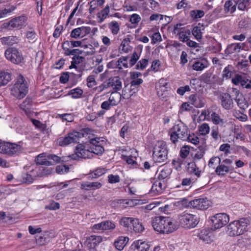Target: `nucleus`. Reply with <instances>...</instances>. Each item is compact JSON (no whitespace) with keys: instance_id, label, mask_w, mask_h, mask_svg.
<instances>
[{"instance_id":"nucleus-1","label":"nucleus","mask_w":251,"mask_h":251,"mask_svg":"<svg viewBox=\"0 0 251 251\" xmlns=\"http://www.w3.org/2000/svg\"><path fill=\"white\" fill-rule=\"evenodd\" d=\"M170 139L173 144H176L178 139L185 140L187 138L190 130L188 126L183 122L180 121L175 124L170 129Z\"/></svg>"},{"instance_id":"nucleus-2","label":"nucleus","mask_w":251,"mask_h":251,"mask_svg":"<svg viewBox=\"0 0 251 251\" xmlns=\"http://www.w3.org/2000/svg\"><path fill=\"white\" fill-rule=\"evenodd\" d=\"M248 224L249 220L246 218L234 221L227 226L226 232L230 236L240 235L247 231Z\"/></svg>"},{"instance_id":"nucleus-3","label":"nucleus","mask_w":251,"mask_h":251,"mask_svg":"<svg viewBox=\"0 0 251 251\" xmlns=\"http://www.w3.org/2000/svg\"><path fill=\"white\" fill-rule=\"evenodd\" d=\"M27 83L24 77L20 75L18 76L15 84L11 89V94L18 99L24 98L28 93Z\"/></svg>"},{"instance_id":"nucleus-4","label":"nucleus","mask_w":251,"mask_h":251,"mask_svg":"<svg viewBox=\"0 0 251 251\" xmlns=\"http://www.w3.org/2000/svg\"><path fill=\"white\" fill-rule=\"evenodd\" d=\"M180 226L185 229L195 227L200 222V218L197 215L183 213L178 216Z\"/></svg>"},{"instance_id":"nucleus-5","label":"nucleus","mask_w":251,"mask_h":251,"mask_svg":"<svg viewBox=\"0 0 251 251\" xmlns=\"http://www.w3.org/2000/svg\"><path fill=\"white\" fill-rule=\"evenodd\" d=\"M153 159L155 162L162 163L167 160L168 150L166 143L163 141L157 142L152 153Z\"/></svg>"},{"instance_id":"nucleus-6","label":"nucleus","mask_w":251,"mask_h":251,"mask_svg":"<svg viewBox=\"0 0 251 251\" xmlns=\"http://www.w3.org/2000/svg\"><path fill=\"white\" fill-rule=\"evenodd\" d=\"M22 152V147L20 144L11 142L0 143V153L9 156L18 155Z\"/></svg>"},{"instance_id":"nucleus-7","label":"nucleus","mask_w":251,"mask_h":251,"mask_svg":"<svg viewBox=\"0 0 251 251\" xmlns=\"http://www.w3.org/2000/svg\"><path fill=\"white\" fill-rule=\"evenodd\" d=\"M187 200L185 198H183L181 200L184 206L200 210L206 209L211 203L206 198L195 199L190 201H187Z\"/></svg>"},{"instance_id":"nucleus-8","label":"nucleus","mask_w":251,"mask_h":251,"mask_svg":"<svg viewBox=\"0 0 251 251\" xmlns=\"http://www.w3.org/2000/svg\"><path fill=\"white\" fill-rule=\"evenodd\" d=\"M93 157V154L91 151L90 147H85L82 145H79L76 148V152L70 155L67 156V158H70L73 160H78L79 158H91Z\"/></svg>"},{"instance_id":"nucleus-9","label":"nucleus","mask_w":251,"mask_h":251,"mask_svg":"<svg viewBox=\"0 0 251 251\" xmlns=\"http://www.w3.org/2000/svg\"><path fill=\"white\" fill-rule=\"evenodd\" d=\"M27 20V17L26 16L21 15L11 19L8 23H4L3 25L9 29H21L25 26Z\"/></svg>"},{"instance_id":"nucleus-10","label":"nucleus","mask_w":251,"mask_h":251,"mask_svg":"<svg viewBox=\"0 0 251 251\" xmlns=\"http://www.w3.org/2000/svg\"><path fill=\"white\" fill-rule=\"evenodd\" d=\"M80 137V133L79 132L74 131L68 133L64 137H61L57 140V143L60 146H66L70 144L77 143Z\"/></svg>"},{"instance_id":"nucleus-11","label":"nucleus","mask_w":251,"mask_h":251,"mask_svg":"<svg viewBox=\"0 0 251 251\" xmlns=\"http://www.w3.org/2000/svg\"><path fill=\"white\" fill-rule=\"evenodd\" d=\"M229 221V216L225 213H218L211 218L213 226L215 229L224 226L228 223Z\"/></svg>"},{"instance_id":"nucleus-12","label":"nucleus","mask_w":251,"mask_h":251,"mask_svg":"<svg viewBox=\"0 0 251 251\" xmlns=\"http://www.w3.org/2000/svg\"><path fill=\"white\" fill-rule=\"evenodd\" d=\"M5 56L14 64H19L23 60V57L21 52L16 48H9L5 51Z\"/></svg>"},{"instance_id":"nucleus-13","label":"nucleus","mask_w":251,"mask_h":251,"mask_svg":"<svg viewBox=\"0 0 251 251\" xmlns=\"http://www.w3.org/2000/svg\"><path fill=\"white\" fill-rule=\"evenodd\" d=\"M218 99L222 107L226 110H230L234 106V102L231 96L228 93H222Z\"/></svg>"},{"instance_id":"nucleus-14","label":"nucleus","mask_w":251,"mask_h":251,"mask_svg":"<svg viewBox=\"0 0 251 251\" xmlns=\"http://www.w3.org/2000/svg\"><path fill=\"white\" fill-rule=\"evenodd\" d=\"M162 233H170L178 228V225L176 222L169 217H164Z\"/></svg>"},{"instance_id":"nucleus-15","label":"nucleus","mask_w":251,"mask_h":251,"mask_svg":"<svg viewBox=\"0 0 251 251\" xmlns=\"http://www.w3.org/2000/svg\"><path fill=\"white\" fill-rule=\"evenodd\" d=\"M115 223L110 220H106L100 223L95 224L92 226V229L95 230H112L115 228Z\"/></svg>"},{"instance_id":"nucleus-16","label":"nucleus","mask_w":251,"mask_h":251,"mask_svg":"<svg viewBox=\"0 0 251 251\" xmlns=\"http://www.w3.org/2000/svg\"><path fill=\"white\" fill-rule=\"evenodd\" d=\"M245 43H235L231 44L227 46L225 50V53L230 54L232 53H237L240 51L241 50H244Z\"/></svg>"},{"instance_id":"nucleus-17","label":"nucleus","mask_w":251,"mask_h":251,"mask_svg":"<svg viewBox=\"0 0 251 251\" xmlns=\"http://www.w3.org/2000/svg\"><path fill=\"white\" fill-rule=\"evenodd\" d=\"M209 66V62L205 58H202L195 61L192 66V69L196 71H201Z\"/></svg>"},{"instance_id":"nucleus-18","label":"nucleus","mask_w":251,"mask_h":251,"mask_svg":"<svg viewBox=\"0 0 251 251\" xmlns=\"http://www.w3.org/2000/svg\"><path fill=\"white\" fill-rule=\"evenodd\" d=\"M164 219V217L158 216L154 217L151 220V225L153 229L160 233H162Z\"/></svg>"},{"instance_id":"nucleus-19","label":"nucleus","mask_w":251,"mask_h":251,"mask_svg":"<svg viewBox=\"0 0 251 251\" xmlns=\"http://www.w3.org/2000/svg\"><path fill=\"white\" fill-rule=\"evenodd\" d=\"M150 247L148 242L142 240L136 241L132 245L134 251H148Z\"/></svg>"},{"instance_id":"nucleus-20","label":"nucleus","mask_w":251,"mask_h":251,"mask_svg":"<svg viewBox=\"0 0 251 251\" xmlns=\"http://www.w3.org/2000/svg\"><path fill=\"white\" fill-rule=\"evenodd\" d=\"M234 170V168L231 166H226L222 164L218 165L215 169L216 174L221 176H224L229 172H232Z\"/></svg>"},{"instance_id":"nucleus-21","label":"nucleus","mask_w":251,"mask_h":251,"mask_svg":"<svg viewBox=\"0 0 251 251\" xmlns=\"http://www.w3.org/2000/svg\"><path fill=\"white\" fill-rule=\"evenodd\" d=\"M235 0H227L225 2L224 6V13L227 15L233 13L236 9L237 2Z\"/></svg>"},{"instance_id":"nucleus-22","label":"nucleus","mask_w":251,"mask_h":251,"mask_svg":"<svg viewBox=\"0 0 251 251\" xmlns=\"http://www.w3.org/2000/svg\"><path fill=\"white\" fill-rule=\"evenodd\" d=\"M108 87H112L114 90H120L122 88V81L119 76H114L108 79L107 82Z\"/></svg>"},{"instance_id":"nucleus-23","label":"nucleus","mask_w":251,"mask_h":251,"mask_svg":"<svg viewBox=\"0 0 251 251\" xmlns=\"http://www.w3.org/2000/svg\"><path fill=\"white\" fill-rule=\"evenodd\" d=\"M85 58L84 57L79 55H75L72 58L71 65L70 66V69L75 68V69H79V65L83 66L85 63Z\"/></svg>"},{"instance_id":"nucleus-24","label":"nucleus","mask_w":251,"mask_h":251,"mask_svg":"<svg viewBox=\"0 0 251 251\" xmlns=\"http://www.w3.org/2000/svg\"><path fill=\"white\" fill-rule=\"evenodd\" d=\"M102 241V238L100 236L92 235L87 239L85 243L88 248L94 249Z\"/></svg>"},{"instance_id":"nucleus-25","label":"nucleus","mask_w":251,"mask_h":251,"mask_svg":"<svg viewBox=\"0 0 251 251\" xmlns=\"http://www.w3.org/2000/svg\"><path fill=\"white\" fill-rule=\"evenodd\" d=\"M65 157H60L55 154H49L47 155L48 162L45 163V166H51L60 162L69 161L66 160Z\"/></svg>"},{"instance_id":"nucleus-26","label":"nucleus","mask_w":251,"mask_h":251,"mask_svg":"<svg viewBox=\"0 0 251 251\" xmlns=\"http://www.w3.org/2000/svg\"><path fill=\"white\" fill-rule=\"evenodd\" d=\"M189 100L191 103L196 107L201 108L204 106L203 99L197 94L191 95L189 96Z\"/></svg>"},{"instance_id":"nucleus-27","label":"nucleus","mask_w":251,"mask_h":251,"mask_svg":"<svg viewBox=\"0 0 251 251\" xmlns=\"http://www.w3.org/2000/svg\"><path fill=\"white\" fill-rule=\"evenodd\" d=\"M102 184L99 182H84L81 185V188L86 190H96L101 187Z\"/></svg>"},{"instance_id":"nucleus-28","label":"nucleus","mask_w":251,"mask_h":251,"mask_svg":"<svg viewBox=\"0 0 251 251\" xmlns=\"http://www.w3.org/2000/svg\"><path fill=\"white\" fill-rule=\"evenodd\" d=\"M131 228V230H129V232L135 233H141L145 229L142 223L139 222V220L135 218L133 219Z\"/></svg>"},{"instance_id":"nucleus-29","label":"nucleus","mask_w":251,"mask_h":251,"mask_svg":"<svg viewBox=\"0 0 251 251\" xmlns=\"http://www.w3.org/2000/svg\"><path fill=\"white\" fill-rule=\"evenodd\" d=\"M82 42L81 41H74V40H66L63 42L62 45V48H73L77 47H81L86 48L87 47V46H83Z\"/></svg>"},{"instance_id":"nucleus-30","label":"nucleus","mask_w":251,"mask_h":251,"mask_svg":"<svg viewBox=\"0 0 251 251\" xmlns=\"http://www.w3.org/2000/svg\"><path fill=\"white\" fill-rule=\"evenodd\" d=\"M0 41L3 45L12 46L14 44H17L19 40L16 36H10L0 38Z\"/></svg>"},{"instance_id":"nucleus-31","label":"nucleus","mask_w":251,"mask_h":251,"mask_svg":"<svg viewBox=\"0 0 251 251\" xmlns=\"http://www.w3.org/2000/svg\"><path fill=\"white\" fill-rule=\"evenodd\" d=\"M211 235L212 233L210 230L205 228L201 230L199 234L198 237L200 240L208 243L211 241Z\"/></svg>"},{"instance_id":"nucleus-32","label":"nucleus","mask_w":251,"mask_h":251,"mask_svg":"<svg viewBox=\"0 0 251 251\" xmlns=\"http://www.w3.org/2000/svg\"><path fill=\"white\" fill-rule=\"evenodd\" d=\"M166 183L160 180L155 181L152 184L151 190L154 193H160L166 187Z\"/></svg>"},{"instance_id":"nucleus-33","label":"nucleus","mask_w":251,"mask_h":251,"mask_svg":"<svg viewBox=\"0 0 251 251\" xmlns=\"http://www.w3.org/2000/svg\"><path fill=\"white\" fill-rule=\"evenodd\" d=\"M128 241V238L124 236L119 237L116 241L114 242V245L116 248L119 250L122 251L126 246V244Z\"/></svg>"},{"instance_id":"nucleus-34","label":"nucleus","mask_w":251,"mask_h":251,"mask_svg":"<svg viewBox=\"0 0 251 251\" xmlns=\"http://www.w3.org/2000/svg\"><path fill=\"white\" fill-rule=\"evenodd\" d=\"M133 219L132 217H122L120 220V224L129 232V230H131V227Z\"/></svg>"},{"instance_id":"nucleus-35","label":"nucleus","mask_w":251,"mask_h":251,"mask_svg":"<svg viewBox=\"0 0 251 251\" xmlns=\"http://www.w3.org/2000/svg\"><path fill=\"white\" fill-rule=\"evenodd\" d=\"M26 37L29 42L34 43L37 40V33L35 29L31 26H27Z\"/></svg>"},{"instance_id":"nucleus-36","label":"nucleus","mask_w":251,"mask_h":251,"mask_svg":"<svg viewBox=\"0 0 251 251\" xmlns=\"http://www.w3.org/2000/svg\"><path fill=\"white\" fill-rule=\"evenodd\" d=\"M11 79V76L10 73L0 71V87L7 84Z\"/></svg>"},{"instance_id":"nucleus-37","label":"nucleus","mask_w":251,"mask_h":251,"mask_svg":"<svg viewBox=\"0 0 251 251\" xmlns=\"http://www.w3.org/2000/svg\"><path fill=\"white\" fill-rule=\"evenodd\" d=\"M130 88V87L129 86V84H125V87L122 90V94L119 93L118 94H117V96L119 97L120 98L122 97L124 99H128L130 98L132 96L134 95L132 94V91H131V89Z\"/></svg>"},{"instance_id":"nucleus-38","label":"nucleus","mask_w":251,"mask_h":251,"mask_svg":"<svg viewBox=\"0 0 251 251\" xmlns=\"http://www.w3.org/2000/svg\"><path fill=\"white\" fill-rule=\"evenodd\" d=\"M191 31L190 29L185 28L181 30V31L178 32L177 35L179 36V39L181 42L185 43L188 40L191 35Z\"/></svg>"},{"instance_id":"nucleus-39","label":"nucleus","mask_w":251,"mask_h":251,"mask_svg":"<svg viewBox=\"0 0 251 251\" xmlns=\"http://www.w3.org/2000/svg\"><path fill=\"white\" fill-rule=\"evenodd\" d=\"M32 105V100L30 98L27 97L20 105V107L26 113H27Z\"/></svg>"},{"instance_id":"nucleus-40","label":"nucleus","mask_w":251,"mask_h":251,"mask_svg":"<svg viewBox=\"0 0 251 251\" xmlns=\"http://www.w3.org/2000/svg\"><path fill=\"white\" fill-rule=\"evenodd\" d=\"M83 91L79 87L71 89L68 93V95L71 96L73 99H79L82 97Z\"/></svg>"},{"instance_id":"nucleus-41","label":"nucleus","mask_w":251,"mask_h":251,"mask_svg":"<svg viewBox=\"0 0 251 251\" xmlns=\"http://www.w3.org/2000/svg\"><path fill=\"white\" fill-rule=\"evenodd\" d=\"M187 170L190 173L195 174L198 177L201 176V171L196 166L195 162L188 163Z\"/></svg>"},{"instance_id":"nucleus-42","label":"nucleus","mask_w":251,"mask_h":251,"mask_svg":"<svg viewBox=\"0 0 251 251\" xmlns=\"http://www.w3.org/2000/svg\"><path fill=\"white\" fill-rule=\"evenodd\" d=\"M52 171V170L51 168L41 166L38 168V171H37V176L39 177H42L48 176L51 174Z\"/></svg>"},{"instance_id":"nucleus-43","label":"nucleus","mask_w":251,"mask_h":251,"mask_svg":"<svg viewBox=\"0 0 251 251\" xmlns=\"http://www.w3.org/2000/svg\"><path fill=\"white\" fill-rule=\"evenodd\" d=\"M34 171H36V169L31 172L32 174H29L28 173L24 174L23 176V182L27 184L32 183L35 179V178L37 176V175H35L33 174Z\"/></svg>"},{"instance_id":"nucleus-44","label":"nucleus","mask_w":251,"mask_h":251,"mask_svg":"<svg viewBox=\"0 0 251 251\" xmlns=\"http://www.w3.org/2000/svg\"><path fill=\"white\" fill-rule=\"evenodd\" d=\"M64 51V54L66 56L69 55H79L82 53V51L79 49H71L70 48H62Z\"/></svg>"},{"instance_id":"nucleus-45","label":"nucleus","mask_w":251,"mask_h":251,"mask_svg":"<svg viewBox=\"0 0 251 251\" xmlns=\"http://www.w3.org/2000/svg\"><path fill=\"white\" fill-rule=\"evenodd\" d=\"M211 119L213 123L215 125H223L225 121L223 119L221 118L218 114L216 112H212L211 114Z\"/></svg>"},{"instance_id":"nucleus-46","label":"nucleus","mask_w":251,"mask_h":251,"mask_svg":"<svg viewBox=\"0 0 251 251\" xmlns=\"http://www.w3.org/2000/svg\"><path fill=\"white\" fill-rule=\"evenodd\" d=\"M233 68L231 65H228L226 67L223 71V77L226 79H229L233 74Z\"/></svg>"},{"instance_id":"nucleus-47","label":"nucleus","mask_w":251,"mask_h":251,"mask_svg":"<svg viewBox=\"0 0 251 251\" xmlns=\"http://www.w3.org/2000/svg\"><path fill=\"white\" fill-rule=\"evenodd\" d=\"M130 40L129 38H126L122 42L120 50H121L124 52H128L130 49L129 43Z\"/></svg>"},{"instance_id":"nucleus-48","label":"nucleus","mask_w":251,"mask_h":251,"mask_svg":"<svg viewBox=\"0 0 251 251\" xmlns=\"http://www.w3.org/2000/svg\"><path fill=\"white\" fill-rule=\"evenodd\" d=\"M221 163V159L219 156H213L209 160L208 166L210 168L216 169L217 165H219Z\"/></svg>"},{"instance_id":"nucleus-49","label":"nucleus","mask_w":251,"mask_h":251,"mask_svg":"<svg viewBox=\"0 0 251 251\" xmlns=\"http://www.w3.org/2000/svg\"><path fill=\"white\" fill-rule=\"evenodd\" d=\"M109 13V6L107 5L104 9L98 13V17L100 18V23L102 22L105 20Z\"/></svg>"},{"instance_id":"nucleus-50","label":"nucleus","mask_w":251,"mask_h":251,"mask_svg":"<svg viewBox=\"0 0 251 251\" xmlns=\"http://www.w3.org/2000/svg\"><path fill=\"white\" fill-rule=\"evenodd\" d=\"M206 150V145H204L201 146L199 147V151H197L195 153L194 159L195 160L196 159H201L204 154L205 151Z\"/></svg>"},{"instance_id":"nucleus-51","label":"nucleus","mask_w":251,"mask_h":251,"mask_svg":"<svg viewBox=\"0 0 251 251\" xmlns=\"http://www.w3.org/2000/svg\"><path fill=\"white\" fill-rule=\"evenodd\" d=\"M109 28L113 35L118 34L120 30V26L118 23L116 21H112L109 24Z\"/></svg>"},{"instance_id":"nucleus-52","label":"nucleus","mask_w":251,"mask_h":251,"mask_svg":"<svg viewBox=\"0 0 251 251\" xmlns=\"http://www.w3.org/2000/svg\"><path fill=\"white\" fill-rule=\"evenodd\" d=\"M198 130L201 135H205L209 133L210 131V127L208 124L203 123L198 127Z\"/></svg>"},{"instance_id":"nucleus-53","label":"nucleus","mask_w":251,"mask_h":251,"mask_svg":"<svg viewBox=\"0 0 251 251\" xmlns=\"http://www.w3.org/2000/svg\"><path fill=\"white\" fill-rule=\"evenodd\" d=\"M238 106L242 109L245 110L248 107V103L245 99L242 96H240L236 100H235Z\"/></svg>"},{"instance_id":"nucleus-54","label":"nucleus","mask_w":251,"mask_h":251,"mask_svg":"<svg viewBox=\"0 0 251 251\" xmlns=\"http://www.w3.org/2000/svg\"><path fill=\"white\" fill-rule=\"evenodd\" d=\"M170 175V171L169 169H163L159 174L158 179L162 181L164 183H166V179Z\"/></svg>"},{"instance_id":"nucleus-55","label":"nucleus","mask_w":251,"mask_h":251,"mask_svg":"<svg viewBox=\"0 0 251 251\" xmlns=\"http://www.w3.org/2000/svg\"><path fill=\"white\" fill-rule=\"evenodd\" d=\"M106 173V170L104 168H98L93 171L90 175L92 178H97Z\"/></svg>"},{"instance_id":"nucleus-56","label":"nucleus","mask_w":251,"mask_h":251,"mask_svg":"<svg viewBox=\"0 0 251 251\" xmlns=\"http://www.w3.org/2000/svg\"><path fill=\"white\" fill-rule=\"evenodd\" d=\"M92 153L100 155H101L104 151V149L102 145H97L94 147H90Z\"/></svg>"},{"instance_id":"nucleus-57","label":"nucleus","mask_w":251,"mask_h":251,"mask_svg":"<svg viewBox=\"0 0 251 251\" xmlns=\"http://www.w3.org/2000/svg\"><path fill=\"white\" fill-rule=\"evenodd\" d=\"M193 35L195 38L198 41L200 40L202 38V32L201 31V28L199 26H196L193 28L192 31H191Z\"/></svg>"},{"instance_id":"nucleus-58","label":"nucleus","mask_w":251,"mask_h":251,"mask_svg":"<svg viewBox=\"0 0 251 251\" xmlns=\"http://www.w3.org/2000/svg\"><path fill=\"white\" fill-rule=\"evenodd\" d=\"M185 141H187L194 145H197L199 143V138L194 133L191 134L190 132H188L187 138H186Z\"/></svg>"},{"instance_id":"nucleus-59","label":"nucleus","mask_w":251,"mask_h":251,"mask_svg":"<svg viewBox=\"0 0 251 251\" xmlns=\"http://www.w3.org/2000/svg\"><path fill=\"white\" fill-rule=\"evenodd\" d=\"M204 15V11L201 10H193L190 12V16L194 19L201 18Z\"/></svg>"},{"instance_id":"nucleus-60","label":"nucleus","mask_w":251,"mask_h":251,"mask_svg":"<svg viewBox=\"0 0 251 251\" xmlns=\"http://www.w3.org/2000/svg\"><path fill=\"white\" fill-rule=\"evenodd\" d=\"M127 57H122L120 58L117 62V66L119 69H121L122 67L126 68L128 67L127 65Z\"/></svg>"},{"instance_id":"nucleus-61","label":"nucleus","mask_w":251,"mask_h":251,"mask_svg":"<svg viewBox=\"0 0 251 251\" xmlns=\"http://www.w3.org/2000/svg\"><path fill=\"white\" fill-rule=\"evenodd\" d=\"M211 135L215 141H217L221 138L218 127L213 126L212 127Z\"/></svg>"},{"instance_id":"nucleus-62","label":"nucleus","mask_w":251,"mask_h":251,"mask_svg":"<svg viewBox=\"0 0 251 251\" xmlns=\"http://www.w3.org/2000/svg\"><path fill=\"white\" fill-rule=\"evenodd\" d=\"M148 64V59H141L136 66V68L139 70H144Z\"/></svg>"},{"instance_id":"nucleus-63","label":"nucleus","mask_w":251,"mask_h":251,"mask_svg":"<svg viewBox=\"0 0 251 251\" xmlns=\"http://www.w3.org/2000/svg\"><path fill=\"white\" fill-rule=\"evenodd\" d=\"M70 37L75 39L82 38L81 31H80V27H77L72 30L70 34Z\"/></svg>"},{"instance_id":"nucleus-64","label":"nucleus","mask_w":251,"mask_h":251,"mask_svg":"<svg viewBox=\"0 0 251 251\" xmlns=\"http://www.w3.org/2000/svg\"><path fill=\"white\" fill-rule=\"evenodd\" d=\"M69 171V168L66 165H58L56 168V172L59 174H63Z\"/></svg>"}]
</instances>
